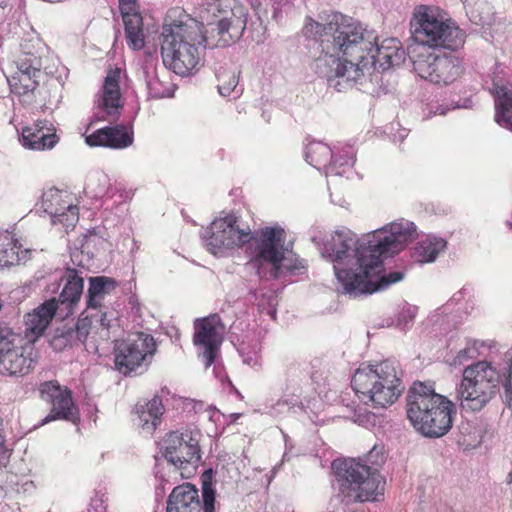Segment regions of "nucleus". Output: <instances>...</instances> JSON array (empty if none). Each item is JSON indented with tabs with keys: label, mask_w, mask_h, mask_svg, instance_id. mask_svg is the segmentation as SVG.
<instances>
[{
	"label": "nucleus",
	"mask_w": 512,
	"mask_h": 512,
	"mask_svg": "<svg viewBox=\"0 0 512 512\" xmlns=\"http://www.w3.org/2000/svg\"><path fill=\"white\" fill-rule=\"evenodd\" d=\"M302 32L314 41V71L339 92L372 70L386 71L406 58L399 40L387 38L378 44L360 23L339 12L321 13L318 20L307 18Z\"/></svg>",
	"instance_id": "nucleus-1"
},
{
	"label": "nucleus",
	"mask_w": 512,
	"mask_h": 512,
	"mask_svg": "<svg viewBox=\"0 0 512 512\" xmlns=\"http://www.w3.org/2000/svg\"><path fill=\"white\" fill-rule=\"evenodd\" d=\"M416 225L408 220L400 219L381 229L364 235L361 239L347 228L336 230L331 240L320 249L321 256L333 263L337 280L343 293L361 292L354 286L360 279L370 254L398 253L408 243L417 238Z\"/></svg>",
	"instance_id": "nucleus-2"
},
{
	"label": "nucleus",
	"mask_w": 512,
	"mask_h": 512,
	"mask_svg": "<svg viewBox=\"0 0 512 512\" xmlns=\"http://www.w3.org/2000/svg\"><path fill=\"white\" fill-rule=\"evenodd\" d=\"M411 38L415 44L407 47V54L414 71L423 79L434 84H450L464 71L462 61L453 55H437L429 48L457 50L465 43L466 34L455 22L438 19L424 11L410 23Z\"/></svg>",
	"instance_id": "nucleus-3"
},
{
	"label": "nucleus",
	"mask_w": 512,
	"mask_h": 512,
	"mask_svg": "<svg viewBox=\"0 0 512 512\" xmlns=\"http://www.w3.org/2000/svg\"><path fill=\"white\" fill-rule=\"evenodd\" d=\"M503 387L502 402L512 403V359L498 370L488 361H477L466 366L456 387V400L464 410L479 412L486 407Z\"/></svg>",
	"instance_id": "nucleus-4"
},
{
	"label": "nucleus",
	"mask_w": 512,
	"mask_h": 512,
	"mask_svg": "<svg viewBox=\"0 0 512 512\" xmlns=\"http://www.w3.org/2000/svg\"><path fill=\"white\" fill-rule=\"evenodd\" d=\"M407 417L417 432L427 438H440L453 426L455 404L435 392L431 385L414 382L407 393Z\"/></svg>",
	"instance_id": "nucleus-5"
},
{
	"label": "nucleus",
	"mask_w": 512,
	"mask_h": 512,
	"mask_svg": "<svg viewBox=\"0 0 512 512\" xmlns=\"http://www.w3.org/2000/svg\"><path fill=\"white\" fill-rule=\"evenodd\" d=\"M163 64L180 76L197 69L203 51L201 24L188 15L179 21L165 23L161 32Z\"/></svg>",
	"instance_id": "nucleus-6"
},
{
	"label": "nucleus",
	"mask_w": 512,
	"mask_h": 512,
	"mask_svg": "<svg viewBox=\"0 0 512 512\" xmlns=\"http://www.w3.org/2000/svg\"><path fill=\"white\" fill-rule=\"evenodd\" d=\"M402 371L396 361L385 360L354 373L351 385L359 399L373 408H387L401 395Z\"/></svg>",
	"instance_id": "nucleus-7"
},
{
	"label": "nucleus",
	"mask_w": 512,
	"mask_h": 512,
	"mask_svg": "<svg viewBox=\"0 0 512 512\" xmlns=\"http://www.w3.org/2000/svg\"><path fill=\"white\" fill-rule=\"evenodd\" d=\"M339 493L349 503L375 501L383 494L384 480L376 468L362 464L355 459L332 462Z\"/></svg>",
	"instance_id": "nucleus-8"
},
{
	"label": "nucleus",
	"mask_w": 512,
	"mask_h": 512,
	"mask_svg": "<svg viewBox=\"0 0 512 512\" xmlns=\"http://www.w3.org/2000/svg\"><path fill=\"white\" fill-rule=\"evenodd\" d=\"M247 9L237 0H213L207 3L201 18L221 35V44H232L242 36L247 25Z\"/></svg>",
	"instance_id": "nucleus-9"
},
{
	"label": "nucleus",
	"mask_w": 512,
	"mask_h": 512,
	"mask_svg": "<svg viewBox=\"0 0 512 512\" xmlns=\"http://www.w3.org/2000/svg\"><path fill=\"white\" fill-rule=\"evenodd\" d=\"M156 350L157 345L152 335L132 333L115 346V368L125 376L142 374L147 371Z\"/></svg>",
	"instance_id": "nucleus-10"
},
{
	"label": "nucleus",
	"mask_w": 512,
	"mask_h": 512,
	"mask_svg": "<svg viewBox=\"0 0 512 512\" xmlns=\"http://www.w3.org/2000/svg\"><path fill=\"white\" fill-rule=\"evenodd\" d=\"M285 238V230L280 226L265 227L253 234L250 232V240L247 243L253 248L254 256L249 265L256 269L260 277L264 275L262 271L264 263L271 264V277H278L286 251Z\"/></svg>",
	"instance_id": "nucleus-11"
},
{
	"label": "nucleus",
	"mask_w": 512,
	"mask_h": 512,
	"mask_svg": "<svg viewBox=\"0 0 512 512\" xmlns=\"http://www.w3.org/2000/svg\"><path fill=\"white\" fill-rule=\"evenodd\" d=\"M16 70L7 78L11 91L31 104L35 101L36 90L47 77L42 71V58L34 53L22 51L14 61Z\"/></svg>",
	"instance_id": "nucleus-12"
},
{
	"label": "nucleus",
	"mask_w": 512,
	"mask_h": 512,
	"mask_svg": "<svg viewBox=\"0 0 512 512\" xmlns=\"http://www.w3.org/2000/svg\"><path fill=\"white\" fill-rule=\"evenodd\" d=\"M199 437V431H171L161 442L164 458L180 470L187 465L196 467L201 461Z\"/></svg>",
	"instance_id": "nucleus-13"
},
{
	"label": "nucleus",
	"mask_w": 512,
	"mask_h": 512,
	"mask_svg": "<svg viewBox=\"0 0 512 512\" xmlns=\"http://www.w3.org/2000/svg\"><path fill=\"white\" fill-rule=\"evenodd\" d=\"M208 250L214 255L222 254L224 250L242 246L250 240V230L240 229L237 217L227 215L215 219L206 234L203 235Z\"/></svg>",
	"instance_id": "nucleus-14"
},
{
	"label": "nucleus",
	"mask_w": 512,
	"mask_h": 512,
	"mask_svg": "<svg viewBox=\"0 0 512 512\" xmlns=\"http://www.w3.org/2000/svg\"><path fill=\"white\" fill-rule=\"evenodd\" d=\"M193 343L199 348L205 368L210 367L219 353L225 327L218 314H210L194 321Z\"/></svg>",
	"instance_id": "nucleus-15"
},
{
	"label": "nucleus",
	"mask_w": 512,
	"mask_h": 512,
	"mask_svg": "<svg viewBox=\"0 0 512 512\" xmlns=\"http://www.w3.org/2000/svg\"><path fill=\"white\" fill-rule=\"evenodd\" d=\"M38 392L40 398L52 406L50 413L41 420L40 425L58 419L76 421L78 410L67 387H62L57 380H50L40 383Z\"/></svg>",
	"instance_id": "nucleus-16"
},
{
	"label": "nucleus",
	"mask_w": 512,
	"mask_h": 512,
	"mask_svg": "<svg viewBox=\"0 0 512 512\" xmlns=\"http://www.w3.org/2000/svg\"><path fill=\"white\" fill-rule=\"evenodd\" d=\"M395 253H376L370 254L368 263L366 264L360 279L357 280L354 286H359L361 292L350 293L349 296L356 298L361 295H370L379 290L386 289L391 284L397 283L404 278V273L401 271H393L387 275H381L384 271L382 255L392 256Z\"/></svg>",
	"instance_id": "nucleus-17"
},
{
	"label": "nucleus",
	"mask_w": 512,
	"mask_h": 512,
	"mask_svg": "<svg viewBox=\"0 0 512 512\" xmlns=\"http://www.w3.org/2000/svg\"><path fill=\"white\" fill-rule=\"evenodd\" d=\"M64 283L63 289L59 294L58 310L60 315L68 316L72 314L73 308L79 303L84 289V279L79 271L73 268H67L61 277Z\"/></svg>",
	"instance_id": "nucleus-18"
},
{
	"label": "nucleus",
	"mask_w": 512,
	"mask_h": 512,
	"mask_svg": "<svg viewBox=\"0 0 512 512\" xmlns=\"http://www.w3.org/2000/svg\"><path fill=\"white\" fill-rule=\"evenodd\" d=\"M91 324V318L85 316L80 317L73 326L63 325L56 328L49 339L50 346L55 351H62L68 346L84 343L89 335Z\"/></svg>",
	"instance_id": "nucleus-19"
},
{
	"label": "nucleus",
	"mask_w": 512,
	"mask_h": 512,
	"mask_svg": "<svg viewBox=\"0 0 512 512\" xmlns=\"http://www.w3.org/2000/svg\"><path fill=\"white\" fill-rule=\"evenodd\" d=\"M85 142L90 147L123 149L133 143V134L129 133L124 125L107 126L87 135Z\"/></svg>",
	"instance_id": "nucleus-20"
},
{
	"label": "nucleus",
	"mask_w": 512,
	"mask_h": 512,
	"mask_svg": "<svg viewBox=\"0 0 512 512\" xmlns=\"http://www.w3.org/2000/svg\"><path fill=\"white\" fill-rule=\"evenodd\" d=\"M119 79L120 70H110L104 79L101 92L96 100L97 108L102 110L106 116L119 115L123 107L120 103Z\"/></svg>",
	"instance_id": "nucleus-21"
},
{
	"label": "nucleus",
	"mask_w": 512,
	"mask_h": 512,
	"mask_svg": "<svg viewBox=\"0 0 512 512\" xmlns=\"http://www.w3.org/2000/svg\"><path fill=\"white\" fill-rule=\"evenodd\" d=\"M166 512H202L198 490L190 483L175 487L167 500Z\"/></svg>",
	"instance_id": "nucleus-22"
},
{
	"label": "nucleus",
	"mask_w": 512,
	"mask_h": 512,
	"mask_svg": "<svg viewBox=\"0 0 512 512\" xmlns=\"http://www.w3.org/2000/svg\"><path fill=\"white\" fill-rule=\"evenodd\" d=\"M35 360L25 347L19 345L2 359L0 358V374L8 376H24L35 366Z\"/></svg>",
	"instance_id": "nucleus-23"
},
{
	"label": "nucleus",
	"mask_w": 512,
	"mask_h": 512,
	"mask_svg": "<svg viewBox=\"0 0 512 512\" xmlns=\"http://www.w3.org/2000/svg\"><path fill=\"white\" fill-rule=\"evenodd\" d=\"M305 159L318 170L325 168L327 175H342V172L337 169L338 161H330L332 159L331 148L322 142H311L306 148Z\"/></svg>",
	"instance_id": "nucleus-24"
},
{
	"label": "nucleus",
	"mask_w": 512,
	"mask_h": 512,
	"mask_svg": "<svg viewBox=\"0 0 512 512\" xmlns=\"http://www.w3.org/2000/svg\"><path fill=\"white\" fill-rule=\"evenodd\" d=\"M57 311L59 312L56 298L45 301L25 316L26 331H30L35 336L42 335Z\"/></svg>",
	"instance_id": "nucleus-25"
},
{
	"label": "nucleus",
	"mask_w": 512,
	"mask_h": 512,
	"mask_svg": "<svg viewBox=\"0 0 512 512\" xmlns=\"http://www.w3.org/2000/svg\"><path fill=\"white\" fill-rule=\"evenodd\" d=\"M165 411L162 399L159 396H154L145 404H137L135 413L137 415V425L143 431L152 433L161 423V417Z\"/></svg>",
	"instance_id": "nucleus-26"
},
{
	"label": "nucleus",
	"mask_w": 512,
	"mask_h": 512,
	"mask_svg": "<svg viewBox=\"0 0 512 512\" xmlns=\"http://www.w3.org/2000/svg\"><path fill=\"white\" fill-rule=\"evenodd\" d=\"M41 209L53 218H59L66 215V211H69L73 217L77 219L78 208L65 202L62 199V193L56 188H50L42 194Z\"/></svg>",
	"instance_id": "nucleus-27"
},
{
	"label": "nucleus",
	"mask_w": 512,
	"mask_h": 512,
	"mask_svg": "<svg viewBox=\"0 0 512 512\" xmlns=\"http://www.w3.org/2000/svg\"><path fill=\"white\" fill-rule=\"evenodd\" d=\"M117 287L115 279L107 276H93L89 278L86 295L87 308L96 309L101 306L102 300Z\"/></svg>",
	"instance_id": "nucleus-28"
},
{
	"label": "nucleus",
	"mask_w": 512,
	"mask_h": 512,
	"mask_svg": "<svg viewBox=\"0 0 512 512\" xmlns=\"http://www.w3.org/2000/svg\"><path fill=\"white\" fill-rule=\"evenodd\" d=\"M495 95L496 121L503 127L512 130V91L504 85L493 83Z\"/></svg>",
	"instance_id": "nucleus-29"
},
{
	"label": "nucleus",
	"mask_w": 512,
	"mask_h": 512,
	"mask_svg": "<svg viewBox=\"0 0 512 512\" xmlns=\"http://www.w3.org/2000/svg\"><path fill=\"white\" fill-rule=\"evenodd\" d=\"M58 142V136L55 133H49L43 127H26L22 131L23 146L31 150L51 149Z\"/></svg>",
	"instance_id": "nucleus-30"
},
{
	"label": "nucleus",
	"mask_w": 512,
	"mask_h": 512,
	"mask_svg": "<svg viewBox=\"0 0 512 512\" xmlns=\"http://www.w3.org/2000/svg\"><path fill=\"white\" fill-rule=\"evenodd\" d=\"M126 40L129 47L140 50L144 47L143 19L137 11L123 12Z\"/></svg>",
	"instance_id": "nucleus-31"
},
{
	"label": "nucleus",
	"mask_w": 512,
	"mask_h": 512,
	"mask_svg": "<svg viewBox=\"0 0 512 512\" xmlns=\"http://www.w3.org/2000/svg\"><path fill=\"white\" fill-rule=\"evenodd\" d=\"M446 245L447 242L443 238L427 237L416 244L413 258L420 263L433 262L439 253L444 251Z\"/></svg>",
	"instance_id": "nucleus-32"
},
{
	"label": "nucleus",
	"mask_w": 512,
	"mask_h": 512,
	"mask_svg": "<svg viewBox=\"0 0 512 512\" xmlns=\"http://www.w3.org/2000/svg\"><path fill=\"white\" fill-rule=\"evenodd\" d=\"M109 186V177L105 173L97 171L88 176L84 191L87 195L98 198L108 191Z\"/></svg>",
	"instance_id": "nucleus-33"
},
{
	"label": "nucleus",
	"mask_w": 512,
	"mask_h": 512,
	"mask_svg": "<svg viewBox=\"0 0 512 512\" xmlns=\"http://www.w3.org/2000/svg\"><path fill=\"white\" fill-rule=\"evenodd\" d=\"M30 255V250H20L19 247L13 245L0 252V267H11L25 264L29 260Z\"/></svg>",
	"instance_id": "nucleus-34"
},
{
	"label": "nucleus",
	"mask_w": 512,
	"mask_h": 512,
	"mask_svg": "<svg viewBox=\"0 0 512 512\" xmlns=\"http://www.w3.org/2000/svg\"><path fill=\"white\" fill-rule=\"evenodd\" d=\"M217 78V88L220 95L226 97L230 96L233 92L237 95L242 93V89H236L239 82V75L236 71L223 70L218 73Z\"/></svg>",
	"instance_id": "nucleus-35"
},
{
	"label": "nucleus",
	"mask_w": 512,
	"mask_h": 512,
	"mask_svg": "<svg viewBox=\"0 0 512 512\" xmlns=\"http://www.w3.org/2000/svg\"><path fill=\"white\" fill-rule=\"evenodd\" d=\"M470 19L476 25H491L494 22V13L488 2L477 0L470 10Z\"/></svg>",
	"instance_id": "nucleus-36"
},
{
	"label": "nucleus",
	"mask_w": 512,
	"mask_h": 512,
	"mask_svg": "<svg viewBox=\"0 0 512 512\" xmlns=\"http://www.w3.org/2000/svg\"><path fill=\"white\" fill-rule=\"evenodd\" d=\"M213 470L208 469L202 475V512H214L215 490L212 487L211 479Z\"/></svg>",
	"instance_id": "nucleus-37"
},
{
	"label": "nucleus",
	"mask_w": 512,
	"mask_h": 512,
	"mask_svg": "<svg viewBox=\"0 0 512 512\" xmlns=\"http://www.w3.org/2000/svg\"><path fill=\"white\" fill-rule=\"evenodd\" d=\"M19 336L7 326L0 325V358L19 346Z\"/></svg>",
	"instance_id": "nucleus-38"
},
{
	"label": "nucleus",
	"mask_w": 512,
	"mask_h": 512,
	"mask_svg": "<svg viewBox=\"0 0 512 512\" xmlns=\"http://www.w3.org/2000/svg\"><path fill=\"white\" fill-rule=\"evenodd\" d=\"M201 24V36L203 37L202 41V49L205 48H215V47H226L230 44H221L222 38L221 35L218 34V30H214L212 25H209L206 22V26L204 28L203 22H199Z\"/></svg>",
	"instance_id": "nucleus-39"
},
{
	"label": "nucleus",
	"mask_w": 512,
	"mask_h": 512,
	"mask_svg": "<svg viewBox=\"0 0 512 512\" xmlns=\"http://www.w3.org/2000/svg\"><path fill=\"white\" fill-rule=\"evenodd\" d=\"M353 422L366 428H371L377 424V415L368 411L365 407H357L351 416Z\"/></svg>",
	"instance_id": "nucleus-40"
},
{
	"label": "nucleus",
	"mask_w": 512,
	"mask_h": 512,
	"mask_svg": "<svg viewBox=\"0 0 512 512\" xmlns=\"http://www.w3.org/2000/svg\"><path fill=\"white\" fill-rule=\"evenodd\" d=\"M306 268V263L302 259H296L294 262L292 259L284 255V260L281 262L280 271L285 269L286 271L296 275L302 273Z\"/></svg>",
	"instance_id": "nucleus-41"
},
{
	"label": "nucleus",
	"mask_w": 512,
	"mask_h": 512,
	"mask_svg": "<svg viewBox=\"0 0 512 512\" xmlns=\"http://www.w3.org/2000/svg\"><path fill=\"white\" fill-rule=\"evenodd\" d=\"M478 355L477 349L475 347L467 346L464 349L460 350L454 358L455 365H462L465 361L469 359L476 358Z\"/></svg>",
	"instance_id": "nucleus-42"
},
{
	"label": "nucleus",
	"mask_w": 512,
	"mask_h": 512,
	"mask_svg": "<svg viewBox=\"0 0 512 512\" xmlns=\"http://www.w3.org/2000/svg\"><path fill=\"white\" fill-rule=\"evenodd\" d=\"M337 160V169L342 172V174L345 172L346 167H350L354 164V157L352 154H349V152H346L345 155L340 157H335L332 154V159L330 161Z\"/></svg>",
	"instance_id": "nucleus-43"
},
{
	"label": "nucleus",
	"mask_w": 512,
	"mask_h": 512,
	"mask_svg": "<svg viewBox=\"0 0 512 512\" xmlns=\"http://www.w3.org/2000/svg\"><path fill=\"white\" fill-rule=\"evenodd\" d=\"M12 450L5 446V436L0 435V468L6 467L10 461Z\"/></svg>",
	"instance_id": "nucleus-44"
},
{
	"label": "nucleus",
	"mask_w": 512,
	"mask_h": 512,
	"mask_svg": "<svg viewBox=\"0 0 512 512\" xmlns=\"http://www.w3.org/2000/svg\"><path fill=\"white\" fill-rule=\"evenodd\" d=\"M119 9H120L121 14H123V12L136 11V1L135 0H119Z\"/></svg>",
	"instance_id": "nucleus-45"
},
{
	"label": "nucleus",
	"mask_w": 512,
	"mask_h": 512,
	"mask_svg": "<svg viewBox=\"0 0 512 512\" xmlns=\"http://www.w3.org/2000/svg\"><path fill=\"white\" fill-rule=\"evenodd\" d=\"M294 406V403L289 400H279L273 407V411L275 413L283 412V408H287V410L291 409Z\"/></svg>",
	"instance_id": "nucleus-46"
},
{
	"label": "nucleus",
	"mask_w": 512,
	"mask_h": 512,
	"mask_svg": "<svg viewBox=\"0 0 512 512\" xmlns=\"http://www.w3.org/2000/svg\"><path fill=\"white\" fill-rule=\"evenodd\" d=\"M453 109L457 108H471L472 107V100L471 98H465L462 103L460 102H452L451 103Z\"/></svg>",
	"instance_id": "nucleus-47"
},
{
	"label": "nucleus",
	"mask_w": 512,
	"mask_h": 512,
	"mask_svg": "<svg viewBox=\"0 0 512 512\" xmlns=\"http://www.w3.org/2000/svg\"><path fill=\"white\" fill-rule=\"evenodd\" d=\"M99 323L100 325L105 328L106 330L109 329L110 327V319L107 318V314L106 313H103L101 316H100V319H99Z\"/></svg>",
	"instance_id": "nucleus-48"
},
{
	"label": "nucleus",
	"mask_w": 512,
	"mask_h": 512,
	"mask_svg": "<svg viewBox=\"0 0 512 512\" xmlns=\"http://www.w3.org/2000/svg\"><path fill=\"white\" fill-rule=\"evenodd\" d=\"M506 483L507 484H511L512 483V470L507 475Z\"/></svg>",
	"instance_id": "nucleus-49"
},
{
	"label": "nucleus",
	"mask_w": 512,
	"mask_h": 512,
	"mask_svg": "<svg viewBox=\"0 0 512 512\" xmlns=\"http://www.w3.org/2000/svg\"><path fill=\"white\" fill-rule=\"evenodd\" d=\"M374 453H376V447H373V449L369 452L368 457L371 459L374 456Z\"/></svg>",
	"instance_id": "nucleus-50"
},
{
	"label": "nucleus",
	"mask_w": 512,
	"mask_h": 512,
	"mask_svg": "<svg viewBox=\"0 0 512 512\" xmlns=\"http://www.w3.org/2000/svg\"><path fill=\"white\" fill-rule=\"evenodd\" d=\"M96 117H97L98 120H106L105 115L96 114Z\"/></svg>",
	"instance_id": "nucleus-51"
},
{
	"label": "nucleus",
	"mask_w": 512,
	"mask_h": 512,
	"mask_svg": "<svg viewBox=\"0 0 512 512\" xmlns=\"http://www.w3.org/2000/svg\"><path fill=\"white\" fill-rule=\"evenodd\" d=\"M46 83H58V81L56 79H50V80H47Z\"/></svg>",
	"instance_id": "nucleus-52"
},
{
	"label": "nucleus",
	"mask_w": 512,
	"mask_h": 512,
	"mask_svg": "<svg viewBox=\"0 0 512 512\" xmlns=\"http://www.w3.org/2000/svg\"><path fill=\"white\" fill-rule=\"evenodd\" d=\"M251 360H252V358L244 359V362L247 363V364H250Z\"/></svg>",
	"instance_id": "nucleus-53"
},
{
	"label": "nucleus",
	"mask_w": 512,
	"mask_h": 512,
	"mask_svg": "<svg viewBox=\"0 0 512 512\" xmlns=\"http://www.w3.org/2000/svg\"><path fill=\"white\" fill-rule=\"evenodd\" d=\"M0 435H2V420L0 419Z\"/></svg>",
	"instance_id": "nucleus-54"
},
{
	"label": "nucleus",
	"mask_w": 512,
	"mask_h": 512,
	"mask_svg": "<svg viewBox=\"0 0 512 512\" xmlns=\"http://www.w3.org/2000/svg\"><path fill=\"white\" fill-rule=\"evenodd\" d=\"M312 241H313L314 243L318 244V242H317V240H316V237H313V238H312Z\"/></svg>",
	"instance_id": "nucleus-55"
},
{
	"label": "nucleus",
	"mask_w": 512,
	"mask_h": 512,
	"mask_svg": "<svg viewBox=\"0 0 512 512\" xmlns=\"http://www.w3.org/2000/svg\"><path fill=\"white\" fill-rule=\"evenodd\" d=\"M82 512H91L90 510H87V511H82Z\"/></svg>",
	"instance_id": "nucleus-56"
}]
</instances>
